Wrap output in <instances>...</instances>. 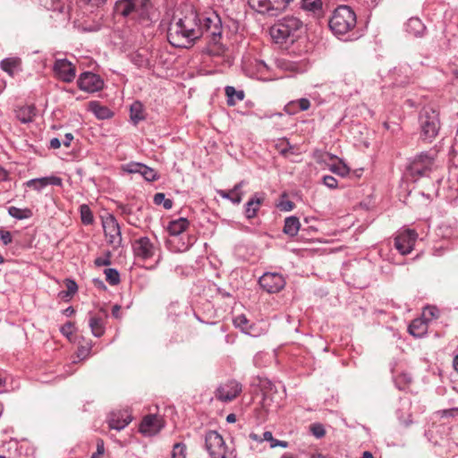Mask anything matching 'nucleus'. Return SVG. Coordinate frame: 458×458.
<instances>
[{
  "mask_svg": "<svg viewBox=\"0 0 458 458\" xmlns=\"http://www.w3.org/2000/svg\"><path fill=\"white\" fill-rule=\"evenodd\" d=\"M222 33V21L216 13H199L193 6L186 4L170 21L167 39L173 47H188L206 35L216 45Z\"/></svg>",
  "mask_w": 458,
  "mask_h": 458,
  "instance_id": "obj_1",
  "label": "nucleus"
},
{
  "mask_svg": "<svg viewBox=\"0 0 458 458\" xmlns=\"http://www.w3.org/2000/svg\"><path fill=\"white\" fill-rule=\"evenodd\" d=\"M357 26L354 10L346 4L338 5L328 19L331 32L339 39L349 40Z\"/></svg>",
  "mask_w": 458,
  "mask_h": 458,
  "instance_id": "obj_2",
  "label": "nucleus"
},
{
  "mask_svg": "<svg viewBox=\"0 0 458 458\" xmlns=\"http://www.w3.org/2000/svg\"><path fill=\"white\" fill-rule=\"evenodd\" d=\"M114 13L131 21L148 25L151 21L152 4L150 0H118Z\"/></svg>",
  "mask_w": 458,
  "mask_h": 458,
  "instance_id": "obj_3",
  "label": "nucleus"
},
{
  "mask_svg": "<svg viewBox=\"0 0 458 458\" xmlns=\"http://www.w3.org/2000/svg\"><path fill=\"white\" fill-rule=\"evenodd\" d=\"M303 22L295 16H285L270 28L272 38L278 44L293 43L301 33Z\"/></svg>",
  "mask_w": 458,
  "mask_h": 458,
  "instance_id": "obj_4",
  "label": "nucleus"
},
{
  "mask_svg": "<svg viewBox=\"0 0 458 458\" xmlns=\"http://www.w3.org/2000/svg\"><path fill=\"white\" fill-rule=\"evenodd\" d=\"M437 155L429 152H420L412 157L407 166L410 176L417 180L428 176L436 168Z\"/></svg>",
  "mask_w": 458,
  "mask_h": 458,
  "instance_id": "obj_5",
  "label": "nucleus"
},
{
  "mask_svg": "<svg viewBox=\"0 0 458 458\" xmlns=\"http://www.w3.org/2000/svg\"><path fill=\"white\" fill-rule=\"evenodd\" d=\"M420 134L424 140L431 141L440 129L439 114L430 106L423 107L419 115Z\"/></svg>",
  "mask_w": 458,
  "mask_h": 458,
  "instance_id": "obj_6",
  "label": "nucleus"
},
{
  "mask_svg": "<svg viewBox=\"0 0 458 458\" xmlns=\"http://www.w3.org/2000/svg\"><path fill=\"white\" fill-rule=\"evenodd\" d=\"M205 447L210 458H236L234 450L226 445L223 437L216 430L206 433Z\"/></svg>",
  "mask_w": 458,
  "mask_h": 458,
  "instance_id": "obj_7",
  "label": "nucleus"
},
{
  "mask_svg": "<svg viewBox=\"0 0 458 458\" xmlns=\"http://www.w3.org/2000/svg\"><path fill=\"white\" fill-rule=\"evenodd\" d=\"M293 0H249L251 9L261 14L277 16L284 12Z\"/></svg>",
  "mask_w": 458,
  "mask_h": 458,
  "instance_id": "obj_8",
  "label": "nucleus"
},
{
  "mask_svg": "<svg viewBox=\"0 0 458 458\" xmlns=\"http://www.w3.org/2000/svg\"><path fill=\"white\" fill-rule=\"evenodd\" d=\"M134 257L142 261L154 258L158 251V247L147 236L140 237L131 243Z\"/></svg>",
  "mask_w": 458,
  "mask_h": 458,
  "instance_id": "obj_9",
  "label": "nucleus"
},
{
  "mask_svg": "<svg viewBox=\"0 0 458 458\" xmlns=\"http://www.w3.org/2000/svg\"><path fill=\"white\" fill-rule=\"evenodd\" d=\"M102 226L106 239L114 248L122 245V234L120 225L113 215H108L102 219Z\"/></svg>",
  "mask_w": 458,
  "mask_h": 458,
  "instance_id": "obj_10",
  "label": "nucleus"
},
{
  "mask_svg": "<svg viewBox=\"0 0 458 458\" xmlns=\"http://www.w3.org/2000/svg\"><path fill=\"white\" fill-rule=\"evenodd\" d=\"M417 238L418 233L415 230L405 229L394 238V246L402 255H407L413 250Z\"/></svg>",
  "mask_w": 458,
  "mask_h": 458,
  "instance_id": "obj_11",
  "label": "nucleus"
},
{
  "mask_svg": "<svg viewBox=\"0 0 458 458\" xmlns=\"http://www.w3.org/2000/svg\"><path fill=\"white\" fill-rule=\"evenodd\" d=\"M262 289L269 293L280 292L285 286V280L279 273H264L259 280Z\"/></svg>",
  "mask_w": 458,
  "mask_h": 458,
  "instance_id": "obj_12",
  "label": "nucleus"
},
{
  "mask_svg": "<svg viewBox=\"0 0 458 458\" xmlns=\"http://www.w3.org/2000/svg\"><path fill=\"white\" fill-rule=\"evenodd\" d=\"M242 392V385L236 380H229L221 384L216 390L215 396L223 403L235 399Z\"/></svg>",
  "mask_w": 458,
  "mask_h": 458,
  "instance_id": "obj_13",
  "label": "nucleus"
},
{
  "mask_svg": "<svg viewBox=\"0 0 458 458\" xmlns=\"http://www.w3.org/2000/svg\"><path fill=\"white\" fill-rule=\"evenodd\" d=\"M77 84L80 89L85 92L94 93L103 89L104 81L99 75L90 72H85L80 75Z\"/></svg>",
  "mask_w": 458,
  "mask_h": 458,
  "instance_id": "obj_14",
  "label": "nucleus"
},
{
  "mask_svg": "<svg viewBox=\"0 0 458 458\" xmlns=\"http://www.w3.org/2000/svg\"><path fill=\"white\" fill-rule=\"evenodd\" d=\"M243 70L250 77L267 81L269 77V67L262 60L252 59L243 64Z\"/></svg>",
  "mask_w": 458,
  "mask_h": 458,
  "instance_id": "obj_15",
  "label": "nucleus"
},
{
  "mask_svg": "<svg viewBox=\"0 0 458 458\" xmlns=\"http://www.w3.org/2000/svg\"><path fill=\"white\" fill-rule=\"evenodd\" d=\"M164 427V420L161 417L149 414L142 419L140 424V432L144 436L152 437L157 435Z\"/></svg>",
  "mask_w": 458,
  "mask_h": 458,
  "instance_id": "obj_16",
  "label": "nucleus"
},
{
  "mask_svg": "<svg viewBox=\"0 0 458 458\" xmlns=\"http://www.w3.org/2000/svg\"><path fill=\"white\" fill-rule=\"evenodd\" d=\"M53 69L58 79L64 82H72L75 78V67L67 59L55 60Z\"/></svg>",
  "mask_w": 458,
  "mask_h": 458,
  "instance_id": "obj_17",
  "label": "nucleus"
},
{
  "mask_svg": "<svg viewBox=\"0 0 458 458\" xmlns=\"http://www.w3.org/2000/svg\"><path fill=\"white\" fill-rule=\"evenodd\" d=\"M131 421V416L127 411H112L107 419L109 428L118 431L123 429Z\"/></svg>",
  "mask_w": 458,
  "mask_h": 458,
  "instance_id": "obj_18",
  "label": "nucleus"
},
{
  "mask_svg": "<svg viewBox=\"0 0 458 458\" xmlns=\"http://www.w3.org/2000/svg\"><path fill=\"white\" fill-rule=\"evenodd\" d=\"M301 8L318 21L326 16L322 0H301Z\"/></svg>",
  "mask_w": 458,
  "mask_h": 458,
  "instance_id": "obj_19",
  "label": "nucleus"
},
{
  "mask_svg": "<svg viewBox=\"0 0 458 458\" xmlns=\"http://www.w3.org/2000/svg\"><path fill=\"white\" fill-rule=\"evenodd\" d=\"M393 76L394 85L398 87H405L414 82L411 68L408 64L401 65L394 69Z\"/></svg>",
  "mask_w": 458,
  "mask_h": 458,
  "instance_id": "obj_20",
  "label": "nucleus"
},
{
  "mask_svg": "<svg viewBox=\"0 0 458 458\" xmlns=\"http://www.w3.org/2000/svg\"><path fill=\"white\" fill-rule=\"evenodd\" d=\"M244 181L236 183L233 188L230 191L217 190L216 193L223 199L230 200L234 205H239L243 197V191H242L244 186Z\"/></svg>",
  "mask_w": 458,
  "mask_h": 458,
  "instance_id": "obj_21",
  "label": "nucleus"
},
{
  "mask_svg": "<svg viewBox=\"0 0 458 458\" xmlns=\"http://www.w3.org/2000/svg\"><path fill=\"white\" fill-rule=\"evenodd\" d=\"M26 186L40 191L47 185L61 186L62 179L57 176H47L41 178H35L26 182Z\"/></svg>",
  "mask_w": 458,
  "mask_h": 458,
  "instance_id": "obj_22",
  "label": "nucleus"
},
{
  "mask_svg": "<svg viewBox=\"0 0 458 458\" xmlns=\"http://www.w3.org/2000/svg\"><path fill=\"white\" fill-rule=\"evenodd\" d=\"M405 30L415 38H422L426 34L427 28L420 19L411 17L405 24Z\"/></svg>",
  "mask_w": 458,
  "mask_h": 458,
  "instance_id": "obj_23",
  "label": "nucleus"
},
{
  "mask_svg": "<svg viewBox=\"0 0 458 458\" xmlns=\"http://www.w3.org/2000/svg\"><path fill=\"white\" fill-rule=\"evenodd\" d=\"M264 202V197L259 193H255L251 198L247 201L244 208L245 216L248 219H252L257 216L258 211L260 208V206Z\"/></svg>",
  "mask_w": 458,
  "mask_h": 458,
  "instance_id": "obj_24",
  "label": "nucleus"
},
{
  "mask_svg": "<svg viewBox=\"0 0 458 458\" xmlns=\"http://www.w3.org/2000/svg\"><path fill=\"white\" fill-rule=\"evenodd\" d=\"M428 327V322L421 317L411 321L408 327V331L415 337H422L426 335Z\"/></svg>",
  "mask_w": 458,
  "mask_h": 458,
  "instance_id": "obj_25",
  "label": "nucleus"
},
{
  "mask_svg": "<svg viewBox=\"0 0 458 458\" xmlns=\"http://www.w3.org/2000/svg\"><path fill=\"white\" fill-rule=\"evenodd\" d=\"M16 118L22 123L32 122L37 114V109L34 106H23L19 107L16 111Z\"/></svg>",
  "mask_w": 458,
  "mask_h": 458,
  "instance_id": "obj_26",
  "label": "nucleus"
},
{
  "mask_svg": "<svg viewBox=\"0 0 458 458\" xmlns=\"http://www.w3.org/2000/svg\"><path fill=\"white\" fill-rule=\"evenodd\" d=\"M21 61L19 57H8L1 61V68L10 76H13L16 72L21 71Z\"/></svg>",
  "mask_w": 458,
  "mask_h": 458,
  "instance_id": "obj_27",
  "label": "nucleus"
},
{
  "mask_svg": "<svg viewBox=\"0 0 458 458\" xmlns=\"http://www.w3.org/2000/svg\"><path fill=\"white\" fill-rule=\"evenodd\" d=\"M190 225L188 219L180 217L169 222L167 230L171 235L176 236L183 233Z\"/></svg>",
  "mask_w": 458,
  "mask_h": 458,
  "instance_id": "obj_28",
  "label": "nucleus"
},
{
  "mask_svg": "<svg viewBox=\"0 0 458 458\" xmlns=\"http://www.w3.org/2000/svg\"><path fill=\"white\" fill-rule=\"evenodd\" d=\"M233 322L234 327L240 328L243 333L252 336L257 335L254 332L253 326L250 323L245 315L241 314L234 317Z\"/></svg>",
  "mask_w": 458,
  "mask_h": 458,
  "instance_id": "obj_29",
  "label": "nucleus"
},
{
  "mask_svg": "<svg viewBox=\"0 0 458 458\" xmlns=\"http://www.w3.org/2000/svg\"><path fill=\"white\" fill-rule=\"evenodd\" d=\"M301 227V223L298 217L292 216L286 217L284 220V233L291 237L297 235Z\"/></svg>",
  "mask_w": 458,
  "mask_h": 458,
  "instance_id": "obj_30",
  "label": "nucleus"
},
{
  "mask_svg": "<svg viewBox=\"0 0 458 458\" xmlns=\"http://www.w3.org/2000/svg\"><path fill=\"white\" fill-rule=\"evenodd\" d=\"M89 326L94 336L101 337L105 334V324L102 318L93 315L90 316Z\"/></svg>",
  "mask_w": 458,
  "mask_h": 458,
  "instance_id": "obj_31",
  "label": "nucleus"
},
{
  "mask_svg": "<svg viewBox=\"0 0 458 458\" xmlns=\"http://www.w3.org/2000/svg\"><path fill=\"white\" fill-rule=\"evenodd\" d=\"M131 120L134 124L145 119V113L143 106L140 102L135 101L131 104L130 108Z\"/></svg>",
  "mask_w": 458,
  "mask_h": 458,
  "instance_id": "obj_32",
  "label": "nucleus"
},
{
  "mask_svg": "<svg viewBox=\"0 0 458 458\" xmlns=\"http://www.w3.org/2000/svg\"><path fill=\"white\" fill-rule=\"evenodd\" d=\"M225 91L228 106H234L237 100L242 101L244 98V92L242 90H236L232 86H226Z\"/></svg>",
  "mask_w": 458,
  "mask_h": 458,
  "instance_id": "obj_33",
  "label": "nucleus"
},
{
  "mask_svg": "<svg viewBox=\"0 0 458 458\" xmlns=\"http://www.w3.org/2000/svg\"><path fill=\"white\" fill-rule=\"evenodd\" d=\"M8 214L15 218V219H18V220H23V219H28V218H30L33 215L32 211L30 208H17V207H14V206H12V207H9L8 208Z\"/></svg>",
  "mask_w": 458,
  "mask_h": 458,
  "instance_id": "obj_34",
  "label": "nucleus"
},
{
  "mask_svg": "<svg viewBox=\"0 0 458 458\" xmlns=\"http://www.w3.org/2000/svg\"><path fill=\"white\" fill-rule=\"evenodd\" d=\"M90 108L95 115L99 119H107L113 115L112 111L108 107L100 106L97 102H91Z\"/></svg>",
  "mask_w": 458,
  "mask_h": 458,
  "instance_id": "obj_35",
  "label": "nucleus"
},
{
  "mask_svg": "<svg viewBox=\"0 0 458 458\" xmlns=\"http://www.w3.org/2000/svg\"><path fill=\"white\" fill-rule=\"evenodd\" d=\"M80 214L81 223L85 225H92L94 222L93 213L90 208L87 204H82L80 206Z\"/></svg>",
  "mask_w": 458,
  "mask_h": 458,
  "instance_id": "obj_36",
  "label": "nucleus"
},
{
  "mask_svg": "<svg viewBox=\"0 0 458 458\" xmlns=\"http://www.w3.org/2000/svg\"><path fill=\"white\" fill-rule=\"evenodd\" d=\"M140 169V174L148 182H155L159 178L157 171L144 164L141 165Z\"/></svg>",
  "mask_w": 458,
  "mask_h": 458,
  "instance_id": "obj_37",
  "label": "nucleus"
},
{
  "mask_svg": "<svg viewBox=\"0 0 458 458\" xmlns=\"http://www.w3.org/2000/svg\"><path fill=\"white\" fill-rule=\"evenodd\" d=\"M295 107H298L299 111H306L310 107V101L308 98H302L295 101H292L286 106L288 112H290L292 108L294 109Z\"/></svg>",
  "mask_w": 458,
  "mask_h": 458,
  "instance_id": "obj_38",
  "label": "nucleus"
},
{
  "mask_svg": "<svg viewBox=\"0 0 458 458\" xmlns=\"http://www.w3.org/2000/svg\"><path fill=\"white\" fill-rule=\"evenodd\" d=\"M153 201L156 205H163L165 209H171L173 207V200L166 199L165 195L162 192L156 193Z\"/></svg>",
  "mask_w": 458,
  "mask_h": 458,
  "instance_id": "obj_39",
  "label": "nucleus"
},
{
  "mask_svg": "<svg viewBox=\"0 0 458 458\" xmlns=\"http://www.w3.org/2000/svg\"><path fill=\"white\" fill-rule=\"evenodd\" d=\"M104 272L106 275V280L109 284L116 285L120 283V275L115 268H106Z\"/></svg>",
  "mask_w": 458,
  "mask_h": 458,
  "instance_id": "obj_40",
  "label": "nucleus"
},
{
  "mask_svg": "<svg viewBox=\"0 0 458 458\" xmlns=\"http://www.w3.org/2000/svg\"><path fill=\"white\" fill-rule=\"evenodd\" d=\"M439 316V310L435 306H428L424 309L422 313V318H425L427 322L431 321L435 318H437Z\"/></svg>",
  "mask_w": 458,
  "mask_h": 458,
  "instance_id": "obj_41",
  "label": "nucleus"
},
{
  "mask_svg": "<svg viewBox=\"0 0 458 458\" xmlns=\"http://www.w3.org/2000/svg\"><path fill=\"white\" fill-rule=\"evenodd\" d=\"M132 63L140 68L148 67L149 60L144 55L140 53H135L131 57Z\"/></svg>",
  "mask_w": 458,
  "mask_h": 458,
  "instance_id": "obj_42",
  "label": "nucleus"
},
{
  "mask_svg": "<svg viewBox=\"0 0 458 458\" xmlns=\"http://www.w3.org/2000/svg\"><path fill=\"white\" fill-rule=\"evenodd\" d=\"M185 457H186V445L182 443H176L173 448L172 458H185Z\"/></svg>",
  "mask_w": 458,
  "mask_h": 458,
  "instance_id": "obj_43",
  "label": "nucleus"
},
{
  "mask_svg": "<svg viewBox=\"0 0 458 458\" xmlns=\"http://www.w3.org/2000/svg\"><path fill=\"white\" fill-rule=\"evenodd\" d=\"M411 382V377L409 373H401L395 378V383L400 389L404 388Z\"/></svg>",
  "mask_w": 458,
  "mask_h": 458,
  "instance_id": "obj_44",
  "label": "nucleus"
},
{
  "mask_svg": "<svg viewBox=\"0 0 458 458\" xmlns=\"http://www.w3.org/2000/svg\"><path fill=\"white\" fill-rule=\"evenodd\" d=\"M142 163L131 162L123 165V170L128 174H140Z\"/></svg>",
  "mask_w": 458,
  "mask_h": 458,
  "instance_id": "obj_45",
  "label": "nucleus"
},
{
  "mask_svg": "<svg viewBox=\"0 0 458 458\" xmlns=\"http://www.w3.org/2000/svg\"><path fill=\"white\" fill-rule=\"evenodd\" d=\"M92 345L90 343H87L85 345H81L78 348L77 356L81 360L86 359L90 352H91Z\"/></svg>",
  "mask_w": 458,
  "mask_h": 458,
  "instance_id": "obj_46",
  "label": "nucleus"
},
{
  "mask_svg": "<svg viewBox=\"0 0 458 458\" xmlns=\"http://www.w3.org/2000/svg\"><path fill=\"white\" fill-rule=\"evenodd\" d=\"M310 431L317 438H321L326 434L323 425L319 423L312 424L310 426Z\"/></svg>",
  "mask_w": 458,
  "mask_h": 458,
  "instance_id": "obj_47",
  "label": "nucleus"
},
{
  "mask_svg": "<svg viewBox=\"0 0 458 458\" xmlns=\"http://www.w3.org/2000/svg\"><path fill=\"white\" fill-rule=\"evenodd\" d=\"M111 253L107 251L105 257H98L94 263L97 267L109 266L111 264Z\"/></svg>",
  "mask_w": 458,
  "mask_h": 458,
  "instance_id": "obj_48",
  "label": "nucleus"
},
{
  "mask_svg": "<svg viewBox=\"0 0 458 458\" xmlns=\"http://www.w3.org/2000/svg\"><path fill=\"white\" fill-rule=\"evenodd\" d=\"M279 153L284 157H287L288 153L293 149V146L287 142H281L276 145Z\"/></svg>",
  "mask_w": 458,
  "mask_h": 458,
  "instance_id": "obj_49",
  "label": "nucleus"
},
{
  "mask_svg": "<svg viewBox=\"0 0 458 458\" xmlns=\"http://www.w3.org/2000/svg\"><path fill=\"white\" fill-rule=\"evenodd\" d=\"M73 328V323L69 321L61 327L60 331L64 336L69 338L72 335Z\"/></svg>",
  "mask_w": 458,
  "mask_h": 458,
  "instance_id": "obj_50",
  "label": "nucleus"
},
{
  "mask_svg": "<svg viewBox=\"0 0 458 458\" xmlns=\"http://www.w3.org/2000/svg\"><path fill=\"white\" fill-rule=\"evenodd\" d=\"M323 182L330 189H335L337 187V180L332 175H325L323 177Z\"/></svg>",
  "mask_w": 458,
  "mask_h": 458,
  "instance_id": "obj_51",
  "label": "nucleus"
},
{
  "mask_svg": "<svg viewBox=\"0 0 458 458\" xmlns=\"http://www.w3.org/2000/svg\"><path fill=\"white\" fill-rule=\"evenodd\" d=\"M0 240L4 246L10 244L13 241L11 233L9 231L0 230Z\"/></svg>",
  "mask_w": 458,
  "mask_h": 458,
  "instance_id": "obj_52",
  "label": "nucleus"
},
{
  "mask_svg": "<svg viewBox=\"0 0 458 458\" xmlns=\"http://www.w3.org/2000/svg\"><path fill=\"white\" fill-rule=\"evenodd\" d=\"M65 285L67 287V294L68 295H73L77 290L78 286L74 280L72 279H66Z\"/></svg>",
  "mask_w": 458,
  "mask_h": 458,
  "instance_id": "obj_53",
  "label": "nucleus"
},
{
  "mask_svg": "<svg viewBox=\"0 0 458 458\" xmlns=\"http://www.w3.org/2000/svg\"><path fill=\"white\" fill-rule=\"evenodd\" d=\"M442 417H454L458 415V408H451L439 411Z\"/></svg>",
  "mask_w": 458,
  "mask_h": 458,
  "instance_id": "obj_54",
  "label": "nucleus"
},
{
  "mask_svg": "<svg viewBox=\"0 0 458 458\" xmlns=\"http://www.w3.org/2000/svg\"><path fill=\"white\" fill-rule=\"evenodd\" d=\"M277 446L286 448L288 447V442L274 438L270 444V447L275 448Z\"/></svg>",
  "mask_w": 458,
  "mask_h": 458,
  "instance_id": "obj_55",
  "label": "nucleus"
},
{
  "mask_svg": "<svg viewBox=\"0 0 458 458\" xmlns=\"http://www.w3.org/2000/svg\"><path fill=\"white\" fill-rule=\"evenodd\" d=\"M279 207H280L281 210L291 211L294 208V204L290 200H286V201L281 202Z\"/></svg>",
  "mask_w": 458,
  "mask_h": 458,
  "instance_id": "obj_56",
  "label": "nucleus"
},
{
  "mask_svg": "<svg viewBox=\"0 0 458 458\" xmlns=\"http://www.w3.org/2000/svg\"><path fill=\"white\" fill-rule=\"evenodd\" d=\"M87 4L91 6L98 7L103 5L106 0H84Z\"/></svg>",
  "mask_w": 458,
  "mask_h": 458,
  "instance_id": "obj_57",
  "label": "nucleus"
},
{
  "mask_svg": "<svg viewBox=\"0 0 458 458\" xmlns=\"http://www.w3.org/2000/svg\"><path fill=\"white\" fill-rule=\"evenodd\" d=\"M49 147L54 149H57L61 147V141L57 138H53L50 140Z\"/></svg>",
  "mask_w": 458,
  "mask_h": 458,
  "instance_id": "obj_58",
  "label": "nucleus"
},
{
  "mask_svg": "<svg viewBox=\"0 0 458 458\" xmlns=\"http://www.w3.org/2000/svg\"><path fill=\"white\" fill-rule=\"evenodd\" d=\"M274 439V437L272 435V432L270 431H265L263 434H262V442L263 441H267L269 442V444H271L272 440Z\"/></svg>",
  "mask_w": 458,
  "mask_h": 458,
  "instance_id": "obj_59",
  "label": "nucleus"
},
{
  "mask_svg": "<svg viewBox=\"0 0 458 458\" xmlns=\"http://www.w3.org/2000/svg\"><path fill=\"white\" fill-rule=\"evenodd\" d=\"M105 448H104V441L101 439H98L97 442V452L96 454H98L102 455L104 454Z\"/></svg>",
  "mask_w": 458,
  "mask_h": 458,
  "instance_id": "obj_60",
  "label": "nucleus"
},
{
  "mask_svg": "<svg viewBox=\"0 0 458 458\" xmlns=\"http://www.w3.org/2000/svg\"><path fill=\"white\" fill-rule=\"evenodd\" d=\"M73 140V135L72 133H66L64 135V140L63 141V144L65 146V147H69L71 145V142L72 140Z\"/></svg>",
  "mask_w": 458,
  "mask_h": 458,
  "instance_id": "obj_61",
  "label": "nucleus"
},
{
  "mask_svg": "<svg viewBox=\"0 0 458 458\" xmlns=\"http://www.w3.org/2000/svg\"><path fill=\"white\" fill-rule=\"evenodd\" d=\"M250 438L255 442L262 443V436L256 434V433H250Z\"/></svg>",
  "mask_w": 458,
  "mask_h": 458,
  "instance_id": "obj_62",
  "label": "nucleus"
},
{
  "mask_svg": "<svg viewBox=\"0 0 458 458\" xmlns=\"http://www.w3.org/2000/svg\"><path fill=\"white\" fill-rule=\"evenodd\" d=\"M8 179V173L5 169L0 166V182H4Z\"/></svg>",
  "mask_w": 458,
  "mask_h": 458,
  "instance_id": "obj_63",
  "label": "nucleus"
},
{
  "mask_svg": "<svg viewBox=\"0 0 458 458\" xmlns=\"http://www.w3.org/2000/svg\"><path fill=\"white\" fill-rule=\"evenodd\" d=\"M8 449H13L14 451H17L19 448V443L14 440H11L7 443Z\"/></svg>",
  "mask_w": 458,
  "mask_h": 458,
  "instance_id": "obj_64",
  "label": "nucleus"
}]
</instances>
